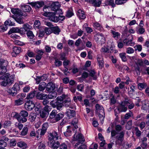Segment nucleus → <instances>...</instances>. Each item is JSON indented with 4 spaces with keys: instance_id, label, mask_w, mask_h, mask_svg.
<instances>
[{
    "instance_id": "obj_1",
    "label": "nucleus",
    "mask_w": 149,
    "mask_h": 149,
    "mask_svg": "<svg viewBox=\"0 0 149 149\" xmlns=\"http://www.w3.org/2000/svg\"><path fill=\"white\" fill-rule=\"evenodd\" d=\"M61 10H55L54 12H45L43 15L45 16L48 17L50 20L55 22H57L58 21H62L65 19V17L64 16L60 15L58 17L56 15L57 12L60 13Z\"/></svg>"
},
{
    "instance_id": "obj_2",
    "label": "nucleus",
    "mask_w": 149,
    "mask_h": 149,
    "mask_svg": "<svg viewBox=\"0 0 149 149\" xmlns=\"http://www.w3.org/2000/svg\"><path fill=\"white\" fill-rule=\"evenodd\" d=\"M57 111L56 110H53L50 113L48 121L50 123H54L61 119L64 115L61 113L57 114Z\"/></svg>"
},
{
    "instance_id": "obj_3",
    "label": "nucleus",
    "mask_w": 149,
    "mask_h": 149,
    "mask_svg": "<svg viewBox=\"0 0 149 149\" xmlns=\"http://www.w3.org/2000/svg\"><path fill=\"white\" fill-rule=\"evenodd\" d=\"M0 79L2 80L0 82V84L2 86H6L13 83L14 79V76H10V74L7 73L6 75L1 77Z\"/></svg>"
},
{
    "instance_id": "obj_4",
    "label": "nucleus",
    "mask_w": 149,
    "mask_h": 149,
    "mask_svg": "<svg viewBox=\"0 0 149 149\" xmlns=\"http://www.w3.org/2000/svg\"><path fill=\"white\" fill-rule=\"evenodd\" d=\"M7 62L3 59H0V74H4L7 71L6 66L7 65Z\"/></svg>"
},
{
    "instance_id": "obj_5",
    "label": "nucleus",
    "mask_w": 149,
    "mask_h": 149,
    "mask_svg": "<svg viewBox=\"0 0 149 149\" xmlns=\"http://www.w3.org/2000/svg\"><path fill=\"white\" fill-rule=\"evenodd\" d=\"M95 40L97 42L102 44L105 42V39L104 35L102 33H98L94 36Z\"/></svg>"
},
{
    "instance_id": "obj_6",
    "label": "nucleus",
    "mask_w": 149,
    "mask_h": 149,
    "mask_svg": "<svg viewBox=\"0 0 149 149\" xmlns=\"http://www.w3.org/2000/svg\"><path fill=\"white\" fill-rule=\"evenodd\" d=\"M28 115V113L25 110L21 111L19 115V122L22 123L26 122L27 120L26 117Z\"/></svg>"
},
{
    "instance_id": "obj_7",
    "label": "nucleus",
    "mask_w": 149,
    "mask_h": 149,
    "mask_svg": "<svg viewBox=\"0 0 149 149\" xmlns=\"http://www.w3.org/2000/svg\"><path fill=\"white\" fill-rule=\"evenodd\" d=\"M128 103H129L127 100L121 102L118 107V110H119V112H125L127 109V105Z\"/></svg>"
},
{
    "instance_id": "obj_8",
    "label": "nucleus",
    "mask_w": 149,
    "mask_h": 149,
    "mask_svg": "<svg viewBox=\"0 0 149 149\" xmlns=\"http://www.w3.org/2000/svg\"><path fill=\"white\" fill-rule=\"evenodd\" d=\"M60 134H58L55 131L50 133L48 135V139L49 141H52L55 140H57L60 136Z\"/></svg>"
},
{
    "instance_id": "obj_9",
    "label": "nucleus",
    "mask_w": 149,
    "mask_h": 149,
    "mask_svg": "<svg viewBox=\"0 0 149 149\" xmlns=\"http://www.w3.org/2000/svg\"><path fill=\"white\" fill-rule=\"evenodd\" d=\"M50 104L54 108L56 107L58 110H60L63 106V102H60L52 100L50 102Z\"/></svg>"
},
{
    "instance_id": "obj_10",
    "label": "nucleus",
    "mask_w": 149,
    "mask_h": 149,
    "mask_svg": "<svg viewBox=\"0 0 149 149\" xmlns=\"http://www.w3.org/2000/svg\"><path fill=\"white\" fill-rule=\"evenodd\" d=\"M35 105L33 102L31 100L28 101L25 104L24 107L25 109L27 110L30 111L33 109Z\"/></svg>"
},
{
    "instance_id": "obj_11",
    "label": "nucleus",
    "mask_w": 149,
    "mask_h": 149,
    "mask_svg": "<svg viewBox=\"0 0 149 149\" xmlns=\"http://www.w3.org/2000/svg\"><path fill=\"white\" fill-rule=\"evenodd\" d=\"M60 143L58 141L56 142L55 140L49 141L48 145L49 147L53 149H56L58 148L60 145Z\"/></svg>"
},
{
    "instance_id": "obj_12",
    "label": "nucleus",
    "mask_w": 149,
    "mask_h": 149,
    "mask_svg": "<svg viewBox=\"0 0 149 149\" xmlns=\"http://www.w3.org/2000/svg\"><path fill=\"white\" fill-rule=\"evenodd\" d=\"M33 8H39L42 6L44 4V3L42 1H36L34 2H31L29 3Z\"/></svg>"
},
{
    "instance_id": "obj_13",
    "label": "nucleus",
    "mask_w": 149,
    "mask_h": 149,
    "mask_svg": "<svg viewBox=\"0 0 149 149\" xmlns=\"http://www.w3.org/2000/svg\"><path fill=\"white\" fill-rule=\"evenodd\" d=\"M114 50V48L113 47L108 48L107 46L103 47L101 49L100 51L102 52L107 53H111L113 52Z\"/></svg>"
},
{
    "instance_id": "obj_14",
    "label": "nucleus",
    "mask_w": 149,
    "mask_h": 149,
    "mask_svg": "<svg viewBox=\"0 0 149 149\" xmlns=\"http://www.w3.org/2000/svg\"><path fill=\"white\" fill-rule=\"evenodd\" d=\"M93 26L94 27L100 31H104V29L103 27L101 24L97 22H93Z\"/></svg>"
},
{
    "instance_id": "obj_15",
    "label": "nucleus",
    "mask_w": 149,
    "mask_h": 149,
    "mask_svg": "<svg viewBox=\"0 0 149 149\" xmlns=\"http://www.w3.org/2000/svg\"><path fill=\"white\" fill-rule=\"evenodd\" d=\"M55 85L52 82L48 83L46 86V90L49 92L52 91L54 89Z\"/></svg>"
},
{
    "instance_id": "obj_16",
    "label": "nucleus",
    "mask_w": 149,
    "mask_h": 149,
    "mask_svg": "<svg viewBox=\"0 0 149 149\" xmlns=\"http://www.w3.org/2000/svg\"><path fill=\"white\" fill-rule=\"evenodd\" d=\"M124 132L122 131L118 135H117L116 137V138L117 141H120V143H121L124 139Z\"/></svg>"
},
{
    "instance_id": "obj_17",
    "label": "nucleus",
    "mask_w": 149,
    "mask_h": 149,
    "mask_svg": "<svg viewBox=\"0 0 149 149\" xmlns=\"http://www.w3.org/2000/svg\"><path fill=\"white\" fill-rule=\"evenodd\" d=\"M11 12L14 14L12 17L16 22L19 23V12L17 10H11Z\"/></svg>"
},
{
    "instance_id": "obj_18",
    "label": "nucleus",
    "mask_w": 149,
    "mask_h": 149,
    "mask_svg": "<svg viewBox=\"0 0 149 149\" xmlns=\"http://www.w3.org/2000/svg\"><path fill=\"white\" fill-rule=\"evenodd\" d=\"M74 140L77 141L80 143L84 142L85 141V139L84 136L81 134H78L75 137L74 136Z\"/></svg>"
},
{
    "instance_id": "obj_19",
    "label": "nucleus",
    "mask_w": 149,
    "mask_h": 149,
    "mask_svg": "<svg viewBox=\"0 0 149 149\" xmlns=\"http://www.w3.org/2000/svg\"><path fill=\"white\" fill-rule=\"evenodd\" d=\"M44 52L42 49L38 50L36 52L37 55L36 56V60H40L42 57V56L43 55Z\"/></svg>"
},
{
    "instance_id": "obj_20",
    "label": "nucleus",
    "mask_w": 149,
    "mask_h": 149,
    "mask_svg": "<svg viewBox=\"0 0 149 149\" xmlns=\"http://www.w3.org/2000/svg\"><path fill=\"white\" fill-rule=\"evenodd\" d=\"M65 114L69 118H71L74 116L75 112L73 110L67 109Z\"/></svg>"
},
{
    "instance_id": "obj_21",
    "label": "nucleus",
    "mask_w": 149,
    "mask_h": 149,
    "mask_svg": "<svg viewBox=\"0 0 149 149\" xmlns=\"http://www.w3.org/2000/svg\"><path fill=\"white\" fill-rule=\"evenodd\" d=\"M77 14L78 16L81 19H84L86 17L84 12L82 10H78Z\"/></svg>"
},
{
    "instance_id": "obj_22",
    "label": "nucleus",
    "mask_w": 149,
    "mask_h": 149,
    "mask_svg": "<svg viewBox=\"0 0 149 149\" xmlns=\"http://www.w3.org/2000/svg\"><path fill=\"white\" fill-rule=\"evenodd\" d=\"M89 2L96 7L100 6L101 3V0H90Z\"/></svg>"
},
{
    "instance_id": "obj_23",
    "label": "nucleus",
    "mask_w": 149,
    "mask_h": 149,
    "mask_svg": "<svg viewBox=\"0 0 149 149\" xmlns=\"http://www.w3.org/2000/svg\"><path fill=\"white\" fill-rule=\"evenodd\" d=\"M61 6V5L58 1L53 2L51 5V8L54 9H58Z\"/></svg>"
},
{
    "instance_id": "obj_24",
    "label": "nucleus",
    "mask_w": 149,
    "mask_h": 149,
    "mask_svg": "<svg viewBox=\"0 0 149 149\" xmlns=\"http://www.w3.org/2000/svg\"><path fill=\"white\" fill-rule=\"evenodd\" d=\"M36 97L37 99L43 100L47 98V95L45 94L40 93L39 92H38L36 94Z\"/></svg>"
},
{
    "instance_id": "obj_25",
    "label": "nucleus",
    "mask_w": 149,
    "mask_h": 149,
    "mask_svg": "<svg viewBox=\"0 0 149 149\" xmlns=\"http://www.w3.org/2000/svg\"><path fill=\"white\" fill-rule=\"evenodd\" d=\"M111 32L112 34L113 37L115 39L117 40L120 38V34L119 32L112 30H111Z\"/></svg>"
},
{
    "instance_id": "obj_26",
    "label": "nucleus",
    "mask_w": 149,
    "mask_h": 149,
    "mask_svg": "<svg viewBox=\"0 0 149 149\" xmlns=\"http://www.w3.org/2000/svg\"><path fill=\"white\" fill-rule=\"evenodd\" d=\"M123 43L125 45H130L132 46H134L135 43L132 42V40H127V39H125L123 41Z\"/></svg>"
},
{
    "instance_id": "obj_27",
    "label": "nucleus",
    "mask_w": 149,
    "mask_h": 149,
    "mask_svg": "<svg viewBox=\"0 0 149 149\" xmlns=\"http://www.w3.org/2000/svg\"><path fill=\"white\" fill-rule=\"evenodd\" d=\"M96 109L97 110V113L101 112L104 113V109L103 107L101 106H100L98 104H97L95 106Z\"/></svg>"
},
{
    "instance_id": "obj_28",
    "label": "nucleus",
    "mask_w": 149,
    "mask_h": 149,
    "mask_svg": "<svg viewBox=\"0 0 149 149\" xmlns=\"http://www.w3.org/2000/svg\"><path fill=\"white\" fill-rule=\"evenodd\" d=\"M13 19H9L6 20L4 22L5 26L9 25L10 26H15V23L13 22Z\"/></svg>"
},
{
    "instance_id": "obj_29",
    "label": "nucleus",
    "mask_w": 149,
    "mask_h": 149,
    "mask_svg": "<svg viewBox=\"0 0 149 149\" xmlns=\"http://www.w3.org/2000/svg\"><path fill=\"white\" fill-rule=\"evenodd\" d=\"M46 84L44 82L40 83L38 89L40 91H42L44 90L46 87Z\"/></svg>"
},
{
    "instance_id": "obj_30",
    "label": "nucleus",
    "mask_w": 149,
    "mask_h": 149,
    "mask_svg": "<svg viewBox=\"0 0 149 149\" xmlns=\"http://www.w3.org/2000/svg\"><path fill=\"white\" fill-rule=\"evenodd\" d=\"M36 92V91H34L29 93L27 95L26 99L28 100L32 99L34 97Z\"/></svg>"
},
{
    "instance_id": "obj_31",
    "label": "nucleus",
    "mask_w": 149,
    "mask_h": 149,
    "mask_svg": "<svg viewBox=\"0 0 149 149\" xmlns=\"http://www.w3.org/2000/svg\"><path fill=\"white\" fill-rule=\"evenodd\" d=\"M52 31L54 34L58 35L60 32V30L58 26H56L52 28Z\"/></svg>"
},
{
    "instance_id": "obj_32",
    "label": "nucleus",
    "mask_w": 149,
    "mask_h": 149,
    "mask_svg": "<svg viewBox=\"0 0 149 149\" xmlns=\"http://www.w3.org/2000/svg\"><path fill=\"white\" fill-rule=\"evenodd\" d=\"M18 32H19V28L18 27H13L10 29L8 33L9 34H10L12 33H15Z\"/></svg>"
},
{
    "instance_id": "obj_33",
    "label": "nucleus",
    "mask_w": 149,
    "mask_h": 149,
    "mask_svg": "<svg viewBox=\"0 0 149 149\" xmlns=\"http://www.w3.org/2000/svg\"><path fill=\"white\" fill-rule=\"evenodd\" d=\"M57 96V93L55 92H53L49 93L48 95H47V98L49 99H53L55 98Z\"/></svg>"
},
{
    "instance_id": "obj_34",
    "label": "nucleus",
    "mask_w": 149,
    "mask_h": 149,
    "mask_svg": "<svg viewBox=\"0 0 149 149\" xmlns=\"http://www.w3.org/2000/svg\"><path fill=\"white\" fill-rule=\"evenodd\" d=\"M67 96L64 95H62L58 96L56 99V102H63V100Z\"/></svg>"
},
{
    "instance_id": "obj_35",
    "label": "nucleus",
    "mask_w": 149,
    "mask_h": 149,
    "mask_svg": "<svg viewBox=\"0 0 149 149\" xmlns=\"http://www.w3.org/2000/svg\"><path fill=\"white\" fill-rule=\"evenodd\" d=\"M26 16V13L24 12L23 11L22 12L21 11H19V24H23L24 23L22 19L20 18V16L25 17Z\"/></svg>"
},
{
    "instance_id": "obj_36",
    "label": "nucleus",
    "mask_w": 149,
    "mask_h": 149,
    "mask_svg": "<svg viewBox=\"0 0 149 149\" xmlns=\"http://www.w3.org/2000/svg\"><path fill=\"white\" fill-rule=\"evenodd\" d=\"M136 33L139 34H142L145 31L143 27H140L138 29H136Z\"/></svg>"
},
{
    "instance_id": "obj_37",
    "label": "nucleus",
    "mask_w": 149,
    "mask_h": 149,
    "mask_svg": "<svg viewBox=\"0 0 149 149\" xmlns=\"http://www.w3.org/2000/svg\"><path fill=\"white\" fill-rule=\"evenodd\" d=\"M74 15L72 10H68L66 12V16L68 18L71 17Z\"/></svg>"
},
{
    "instance_id": "obj_38",
    "label": "nucleus",
    "mask_w": 149,
    "mask_h": 149,
    "mask_svg": "<svg viewBox=\"0 0 149 149\" xmlns=\"http://www.w3.org/2000/svg\"><path fill=\"white\" fill-rule=\"evenodd\" d=\"M106 3V4L110 5L113 8H114L116 6L113 0H107Z\"/></svg>"
},
{
    "instance_id": "obj_39",
    "label": "nucleus",
    "mask_w": 149,
    "mask_h": 149,
    "mask_svg": "<svg viewBox=\"0 0 149 149\" xmlns=\"http://www.w3.org/2000/svg\"><path fill=\"white\" fill-rule=\"evenodd\" d=\"M70 127V126H68L66 131L64 132V135L66 136H70L72 134V131L69 129Z\"/></svg>"
},
{
    "instance_id": "obj_40",
    "label": "nucleus",
    "mask_w": 149,
    "mask_h": 149,
    "mask_svg": "<svg viewBox=\"0 0 149 149\" xmlns=\"http://www.w3.org/2000/svg\"><path fill=\"white\" fill-rule=\"evenodd\" d=\"M26 35L28 38L33 39L35 37L33 32L31 31H29L26 33Z\"/></svg>"
},
{
    "instance_id": "obj_41",
    "label": "nucleus",
    "mask_w": 149,
    "mask_h": 149,
    "mask_svg": "<svg viewBox=\"0 0 149 149\" xmlns=\"http://www.w3.org/2000/svg\"><path fill=\"white\" fill-rule=\"evenodd\" d=\"M119 56L123 61L125 62L127 61V58L126 56V54L125 53H120Z\"/></svg>"
},
{
    "instance_id": "obj_42",
    "label": "nucleus",
    "mask_w": 149,
    "mask_h": 149,
    "mask_svg": "<svg viewBox=\"0 0 149 149\" xmlns=\"http://www.w3.org/2000/svg\"><path fill=\"white\" fill-rule=\"evenodd\" d=\"M27 147V144L24 141H20L19 142V147L21 148L22 149H24Z\"/></svg>"
},
{
    "instance_id": "obj_43",
    "label": "nucleus",
    "mask_w": 149,
    "mask_h": 149,
    "mask_svg": "<svg viewBox=\"0 0 149 149\" xmlns=\"http://www.w3.org/2000/svg\"><path fill=\"white\" fill-rule=\"evenodd\" d=\"M138 88L140 90H142L146 87L147 84L145 83H139L138 85Z\"/></svg>"
},
{
    "instance_id": "obj_44",
    "label": "nucleus",
    "mask_w": 149,
    "mask_h": 149,
    "mask_svg": "<svg viewBox=\"0 0 149 149\" xmlns=\"http://www.w3.org/2000/svg\"><path fill=\"white\" fill-rule=\"evenodd\" d=\"M46 132V131L42 128L41 129H38L37 131V133L38 135L42 136L45 134Z\"/></svg>"
},
{
    "instance_id": "obj_45",
    "label": "nucleus",
    "mask_w": 149,
    "mask_h": 149,
    "mask_svg": "<svg viewBox=\"0 0 149 149\" xmlns=\"http://www.w3.org/2000/svg\"><path fill=\"white\" fill-rule=\"evenodd\" d=\"M29 117L30 121L31 122H33L36 119V116L35 113H31L29 115Z\"/></svg>"
},
{
    "instance_id": "obj_46",
    "label": "nucleus",
    "mask_w": 149,
    "mask_h": 149,
    "mask_svg": "<svg viewBox=\"0 0 149 149\" xmlns=\"http://www.w3.org/2000/svg\"><path fill=\"white\" fill-rule=\"evenodd\" d=\"M98 113H99V117L101 121V122L102 123L105 117L104 111L103 113V112H101Z\"/></svg>"
},
{
    "instance_id": "obj_47",
    "label": "nucleus",
    "mask_w": 149,
    "mask_h": 149,
    "mask_svg": "<svg viewBox=\"0 0 149 149\" xmlns=\"http://www.w3.org/2000/svg\"><path fill=\"white\" fill-rule=\"evenodd\" d=\"M18 86V84H15L13 86V87L11 88V90L12 91V95L13 96L15 95L17 93V86Z\"/></svg>"
},
{
    "instance_id": "obj_48",
    "label": "nucleus",
    "mask_w": 149,
    "mask_h": 149,
    "mask_svg": "<svg viewBox=\"0 0 149 149\" xmlns=\"http://www.w3.org/2000/svg\"><path fill=\"white\" fill-rule=\"evenodd\" d=\"M28 128L27 127H24L20 133V135L24 136L26 135L27 133Z\"/></svg>"
},
{
    "instance_id": "obj_49",
    "label": "nucleus",
    "mask_w": 149,
    "mask_h": 149,
    "mask_svg": "<svg viewBox=\"0 0 149 149\" xmlns=\"http://www.w3.org/2000/svg\"><path fill=\"white\" fill-rule=\"evenodd\" d=\"M132 125V120L129 121L126 125V128L127 129L130 130L131 129Z\"/></svg>"
},
{
    "instance_id": "obj_50",
    "label": "nucleus",
    "mask_w": 149,
    "mask_h": 149,
    "mask_svg": "<svg viewBox=\"0 0 149 149\" xmlns=\"http://www.w3.org/2000/svg\"><path fill=\"white\" fill-rule=\"evenodd\" d=\"M78 122V120L77 118L74 119L72 122V124L76 129H77L78 128V126H77Z\"/></svg>"
},
{
    "instance_id": "obj_51",
    "label": "nucleus",
    "mask_w": 149,
    "mask_h": 149,
    "mask_svg": "<svg viewBox=\"0 0 149 149\" xmlns=\"http://www.w3.org/2000/svg\"><path fill=\"white\" fill-rule=\"evenodd\" d=\"M129 103L127 104V106H128V108L129 109H133L134 106V104L130 100H127Z\"/></svg>"
},
{
    "instance_id": "obj_52",
    "label": "nucleus",
    "mask_w": 149,
    "mask_h": 149,
    "mask_svg": "<svg viewBox=\"0 0 149 149\" xmlns=\"http://www.w3.org/2000/svg\"><path fill=\"white\" fill-rule=\"evenodd\" d=\"M48 113L47 112L44 111L42 110V111L40 112V115L41 117L44 118H45L47 116Z\"/></svg>"
},
{
    "instance_id": "obj_53",
    "label": "nucleus",
    "mask_w": 149,
    "mask_h": 149,
    "mask_svg": "<svg viewBox=\"0 0 149 149\" xmlns=\"http://www.w3.org/2000/svg\"><path fill=\"white\" fill-rule=\"evenodd\" d=\"M95 73V72L93 70H91L90 72V76L93 77V79L94 80H96L97 78Z\"/></svg>"
},
{
    "instance_id": "obj_54",
    "label": "nucleus",
    "mask_w": 149,
    "mask_h": 149,
    "mask_svg": "<svg viewBox=\"0 0 149 149\" xmlns=\"http://www.w3.org/2000/svg\"><path fill=\"white\" fill-rule=\"evenodd\" d=\"M23 27L26 31L28 30H31L32 29V26L28 24H26L23 25Z\"/></svg>"
},
{
    "instance_id": "obj_55",
    "label": "nucleus",
    "mask_w": 149,
    "mask_h": 149,
    "mask_svg": "<svg viewBox=\"0 0 149 149\" xmlns=\"http://www.w3.org/2000/svg\"><path fill=\"white\" fill-rule=\"evenodd\" d=\"M44 30L46 34H50L52 32V29L49 28H45L44 29Z\"/></svg>"
},
{
    "instance_id": "obj_56",
    "label": "nucleus",
    "mask_w": 149,
    "mask_h": 149,
    "mask_svg": "<svg viewBox=\"0 0 149 149\" xmlns=\"http://www.w3.org/2000/svg\"><path fill=\"white\" fill-rule=\"evenodd\" d=\"M134 130L136 131V136L139 137L141 134V132L140 131L138 128L137 127H135L134 128Z\"/></svg>"
},
{
    "instance_id": "obj_57",
    "label": "nucleus",
    "mask_w": 149,
    "mask_h": 149,
    "mask_svg": "<svg viewBox=\"0 0 149 149\" xmlns=\"http://www.w3.org/2000/svg\"><path fill=\"white\" fill-rule=\"evenodd\" d=\"M97 62H100L103 61V57L100 54H98L97 56Z\"/></svg>"
},
{
    "instance_id": "obj_58",
    "label": "nucleus",
    "mask_w": 149,
    "mask_h": 149,
    "mask_svg": "<svg viewBox=\"0 0 149 149\" xmlns=\"http://www.w3.org/2000/svg\"><path fill=\"white\" fill-rule=\"evenodd\" d=\"M54 63L56 66L58 67L62 65V61H59L58 59H56L55 60Z\"/></svg>"
},
{
    "instance_id": "obj_59",
    "label": "nucleus",
    "mask_w": 149,
    "mask_h": 149,
    "mask_svg": "<svg viewBox=\"0 0 149 149\" xmlns=\"http://www.w3.org/2000/svg\"><path fill=\"white\" fill-rule=\"evenodd\" d=\"M128 0H116V3L118 5H120L123 4L126 2Z\"/></svg>"
},
{
    "instance_id": "obj_60",
    "label": "nucleus",
    "mask_w": 149,
    "mask_h": 149,
    "mask_svg": "<svg viewBox=\"0 0 149 149\" xmlns=\"http://www.w3.org/2000/svg\"><path fill=\"white\" fill-rule=\"evenodd\" d=\"M118 132L117 131L114 130H113L111 131V138H113L115 137L117 134Z\"/></svg>"
},
{
    "instance_id": "obj_61",
    "label": "nucleus",
    "mask_w": 149,
    "mask_h": 149,
    "mask_svg": "<svg viewBox=\"0 0 149 149\" xmlns=\"http://www.w3.org/2000/svg\"><path fill=\"white\" fill-rule=\"evenodd\" d=\"M7 145L6 143L3 140H0V147H5Z\"/></svg>"
},
{
    "instance_id": "obj_62",
    "label": "nucleus",
    "mask_w": 149,
    "mask_h": 149,
    "mask_svg": "<svg viewBox=\"0 0 149 149\" xmlns=\"http://www.w3.org/2000/svg\"><path fill=\"white\" fill-rule=\"evenodd\" d=\"M134 52V50L133 48L129 47L127 49L126 52L127 54H131L133 53Z\"/></svg>"
},
{
    "instance_id": "obj_63",
    "label": "nucleus",
    "mask_w": 149,
    "mask_h": 149,
    "mask_svg": "<svg viewBox=\"0 0 149 149\" xmlns=\"http://www.w3.org/2000/svg\"><path fill=\"white\" fill-rule=\"evenodd\" d=\"M21 7L22 9H31V7L28 5L23 4Z\"/></svg>"
},
{
    "instance_id": "obj_64",
    "label": "nucleus",
    "mask_w": 149,
    "mask_h": 149,
    "mask_svg": "<svg viewBox=\"0 0 149 149\" xmlns=\"http://www.w3.org/2000/svg\"><path fill=\"white\" fill-rule=\"evenodd\" d=\"M40 22L38 20H36L35 21L34 24V28H38L40 25Z\"/></svg>"
}]
</instances>
